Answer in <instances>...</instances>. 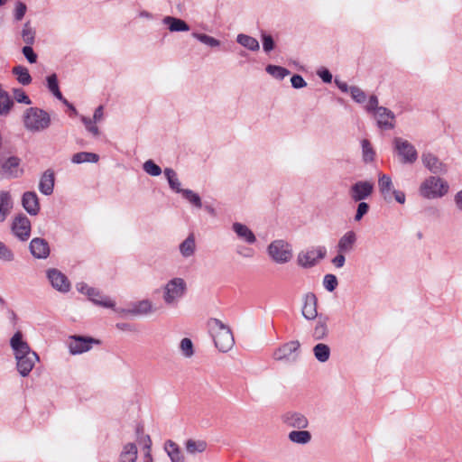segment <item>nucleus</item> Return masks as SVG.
<instances>
[{"label": "nucleus", "mask_w": 462, "mask_h": 462, "mask_svg": "<svg viewBox=\"0 0 462 462\" xmlns=\"http://www.w3.org/2000/svg\"><path fill=\"white\" fill-rule=\"evenodd\" d=\"M208 333L212 337L216 347L223 353L228 352L235 344L231 328L218 319H209L208 323Z\"/></svg>", "instance_id": "f257e3e1"}, {"label": "nucleus", "mask_w": 462, "mask_h": 462, "mask_svg": "<svg viewBox=\"0 0 462 462\" xmlns=\"http://www.w3.org/2000/svg\"><path fill=\"white\" fill-rule=\"evenodd\" d=\"M23 122L27 131L40 133L50 127L51 119L45 110L39 107H29L23 112Z\"/></svg>", "instance_id": "f03ea898"}, {"label": "nucleus", "mask_w": 462, "mask_h": 462, "mask_svg": "<svg viewBox=\"0 0 462 462\" xmlns=\"http://www.w3.org/2000/svg\"><path fill=\"white\" fill-rule=\"evenodd\" d=\"M188 285L180 277L169 280L162 287V299L167 306H177L186 295Z\"/></svg>", "instance_id": "7ed1b4c3"}, {"label": "nucleus", "mask_w": 462, "mask_h": 462, "mask_svg": "<svg viewBox=\"0 0 462 462\" xmlns=\"http://www.w3.org/2000/svg\"><path fill=\"white\" fill-rule=\"evenodd\" d=\"M448 183L437 176H430L420 186V195L428 199H439L448 192Z\"/></svg>", "instance_id": "20e7f679"}, {"label": "nucleus", "mask_w": 462, "mask_h": 462, "mask_svg": "<svg viewBox=\"0 0 462 462\" xmlns=\"http://www.w3.org/2000/svg\"><path fill=\"white\" fill-rule=\"evenodd\" d=\"M267 252L271 259L279 264L289 263L293 255L291 245L282 239L273 241L268 245Z\"/></svg>", "instance_id": "39448f33"}, {"label": "nucleus", "mask_w": 462, "mask_h": 462, "mask_svg": "<svg viewBox=\"0 0 462 462\" xmlns=\"http://www.w3.org/2000/svg\"><path fill=\"white\" fill-rule=\"evenodd\" d=\"M393 149L403 164H412L418 159L415 146L409 141L401 137H395L393 141Z\"/></svg>", "instance_id": "423d86ee"}, {"label": "nucleus", "mask_w": 462, "mask_h": 462, "mask_svg": "<svg viewBox=\"0 0 462 462\" xmlns=\"http://www.w3.org/2000/svg\"><path fill=\"white\" fill-rule=\"evenodd\" d=\"M300 344L298 340H292L287 342L278 348H276L273 353V358L275 361L285 362V363H292L295 362L299 356V349Z\"/></svg>", "instance_id": "0eeeda50"}, {"label": "nucleus", "mask_w": 462, "mask_h": 462, "mask_svg": "<svg viewBox=\"0 0 462 462\" xmlns=\"http://www.w3.org/2000/svg\"><path fill=\"white\" fill-rule=\"evenodd\" d=\"M21 160L18 157L11 156L0 163V180L16 179L23 174L20 167Z\"/></svg>", "instance_id": "6e6552de"}, {"label": "nucleus", "mask_w": 462, "mask_h": 462, "mask_svg": "<svg viewBox=\"0 0 462 462\" xmlns=\"http://www.w3.org/2000/svg\"><path fill=\"white\" fill-rule=\"evenodd\" d=\"M326 249L323 246H318L307 251L299 253L297 257L298 264L303 268H310L326 256Z\"/></svg>", "instance_id": "1a4fd4ad"}, {"label": "nucleus", "mask_w": 462, "mask_h": 462, "mask_svg": "<svg viewBox=\"0 0 462 462\" xmlns=\"http://www.w3.org/2000/svg\"><path fill=\"white\" fill-rule=\"evenodd\" d=\"M98 341L90 337L70 336L68 340L69 351L71 355H80L89 351L93 344Z\"/></svg>", "instance_id": "9d476101"}, {"label": "nucleus", "mask_w": 462, "mask_h": 462, "mask_svg": "<svg viewBox=\"0 0 462 462\" xmlns=\"http://www.w3.org/2000/svg\"><path fill=\"white\" fill-rule=\"evenodd\" d=\"M46 276L56 291L66 293L70 290V282L67 276L56 268H50L46 271Z\"/></svg>", "instance_id": "9b49d317"}, {"label": "nucleus", "mask_w": 462, "mask_h": 462, "mask_svg": "<svg viewBox=\"0 0 462 462\" xmlns=\"http://www.w3.org/2000/svg\"><path fill=\"white\" fill-rule=\"evenodd\" d=\"M12 232L21 241H26L31 235V222L29 218L23 214L16 216L12 223Z\"/></svg>", "instance_id": "f8f14e48"}, {"label": "nucleus", "mask_w": 462, "mask_h": 462, "mask_svg": "<svg viewBox=\"0 0 462 462\" xmlns=\"http://www.w3.org/2000/svg\"><path fill=\"white\" fill-rule=\"evenodd\" d=\"M10 346L14 351L15 360L36 354L32 351L26 341L23 339L21 331H17L10 339Z\"/></svg>", "instance_id": "ddd939ff"}, {"label": "nucleus", "mask_w": 462, "mask_h": 462, "mask_svg": "<svg viewBox=\"0 0 462 462\" xmlns=\"http://www.w3.org/2000/svg\"><path fill=\"white\" fill-rule=\"evenodd\" d=\"M421 162L424 167L433 174L441 175L448 171L447 165L430 152H422Z\"/></svg>", "instance_id": "4468645a"}, {"label": "nucleus", "mask_w": 462, "mask_h": 462, "mask_svg": "<svg viewBox=\"0 0 462 462\" xmlns=\"http://www.w3.org/2000/svg\"><path fill=\"white\" fill-rule=\"evenodd\" d=\"M282 420L287 427L297 430H305L309 427L308 418L304 414L297 411H288L284 413L282 417Z\"/></svg>", "instance_id": "2eb2a0df"}, {"label": "nucleus", "mask_w": 462, "mask_h": 462, "mask_svg": "<svg viewBox=\"0 0 462 462\" xmlns=\"http://www.w3.org/2000/svg\"><path fill=\"white\" fill-rule=\"evenodd\" d=\"M374 190V184L370 181H357L349 190V195L354 201H361L368 198Z\"/></svg>", "instance_id": "dca6fc26"}, {"label": "nucleus", "mask_w": 462, "mask_h": 462, "mask_svg": "<svg viewBox=\"0 0 462 462\" xmlns=\"http://www.w3.org/2000/svg\"><path fill=\"white\" fill-rule=\"evenodd\" d=\"M22 206L31 216H36L40 212V201L35 191H25L22 196Z\"/></svg>", "instance_id": "f3484780"}, {"label": "nucleus", "mask_w": 462, "mask_h": 462, "mask_svg": "<svg viewBox=\"0 0 462 462\" xmlns=\"http://www.w3.org/2000/svg\"><path fill=\"white\" fill-rule=\"evenodd\" d=\"M357 236L353 230L346 231L339 239L337 245V253L349 254L356 245Z\"/></svg>", "instance_id": "a211bd4d"}, {"label": "nucleus", "mask_w": 462, "mask_h": 462, "mask_svg": "<svg viewBox=\"0 0 462 462\" xmlns=\"http://www.w3.org/2000/svg\"><path fill=\"white\" fill-rule=\"evenodd\" d=\"M30 252L37 259H46L50 255L48 242L40 237L33 238L30 243Z\"/></svg>", "instance_id": "6ab92c4d"}, {"label": "nucleus", "mask_w": 462, "mask_h": 462, "mask_svg": "<svg viewBox=\"0 0 462 462\" xmlns=\"http://www.w3.org/2000/svg\"><path fill=\"white\" fill-rule=\"evenodd\" d=\"M377 120V125L383 129H393L394 127V114L384 106L377 108V112L374 113Z\"/></svg>", "instance_id": "aec40b11"}, {"label": "nucleus", "mask_w": 462, "mask_h": 462, "mask_svg": "<svg viewBox=\"0 0 462 462\" xmlns=\"http://www.w3.org/2000/svg\"><path fill=\"white\" fill-rule=\"evenodd\" d=\"M232 230L236 235L237 238L248 245H253L256 242V236L254 232L245 224L235 222L232 225Z\"/></svg>", "instance_id": "412c9836"}, {"label": "nucleus", "mask_w": 462, "mask_h": 462, "mask_svg": "<svg viewBox=\"0 0 462 462\" xmlns=\"http://www.w3.org/2000/svg\"><path fill=\"white\" fill-rule=\"evenodd\" d=\"M301 313L308 320H313L318 317L317 298L315 294L308 293L305 295Z\"/></svg>", "instance_id": "4be33fe9"}, {"label": "nucleus", "mask_w": 462, "mask_h": 462, "mask_svg": "<svg viewBox=\"0 0 462 462\" xmlns=\"http://www.w3.org/2000/svg\"><path fill=\"white\" fill-rule=\"evenodd\" d=\"M55 184L54 172L51 170L45 171L39 181V190L45 196H50L53 193Z\"/></svg>", "instance_id": "5701e85b"}, {"label": "nucleus", "mask_w": 462, "mask_h": 462, "mask_svg": "<svg viewBox=\"0 0 462 462\" xmlns=\"http://www.w3.org/2000/svg\"><path fill=\"white\" fill-rule=\"evenodd\" d=\"M152 311V302L150 300H143L137 302H134L129 309L122 310V312L133 316L147 315Z\"/></svg>", "instance_id": "b1692460"}, {"label": "nucleus", "mask_w": 462, "mask_h": 462, "mask_svg": "<svg viewBox=\"0 0 462 462\" xmlns=\"http://www.w3.org/2000/svg\"><path fill=\"white\" fill-rule=\"evenodd\" d=\"M38 361H39V356L37 354L27 356H24L22 358L20 357L19 359L16 360V367H17L19 374L23 377L27 376L32 370L36 362H38Z\"/></svg>", "instance_id": "393cba45"}, {"label": "nucleus", "mask_w": 462, "mask_h": 462, "mask_svg": "<svg viewBox=\"0 0 462 462\" xmlns=\"http://www.w3.org/2000/svg\"><path fill=\"white\" fill-rule=\"evenodd\" d=\"M14 208L12 195L7 190H0V223L5 221Z\"/></svg>", "instance_id": "a878e982"}, {"label": "nucleus", "mask_w": 462, "mask_h": 462, "mask_svg": "<svg viewBox=\"0 0 462 462\" xmlns=\"http://www.w3.org/2000/svg\"><path fill=\"white\" fill-rule=\"evenodd\" d=\"M196 239L194 234H189L179 245L180 255L185 258L192 257L196 253Z\"/></svg>", "instance_id": "bb28decb"}, {"label": "nucleus", "mask_w": 462, "mask_h": 462, "mask_svg": "<svg viewBox=\"0 0 462 462\" xmlns=\"http://www.w3.org/2000/svg\"><path fill=\"white\" fill-rule=\"evenodd\" d=\"M378 188L385 200L392 199V192L394 190L392 178L386 174H379Z\"/></svg>", "instance_id": "cd10ccee"}, {"label": "nucleus", "mask_w": 462, "mask_h": 462, "mask_svg": "<svg viewBox=\"0 0 462 462\" xmlns=\"http://www.w3.org/2000/svg\"><path fill=\"white\" fill-rule=\"evenodd\" d=\"M162 23L168 25V29L171 32H188L189 30V26L185 21L173 16H165Z\"/></svg>", "instance_id": "c85d7f7f"}, {"label": "nucleus", "mask_w": 462, "mask_h": 462, "mask_svg": "<svg viewBox=\"0 0 462 462\" xmlns=\"http://www.w3.org/2000/svg\"><path fill=\"white\" fill-rule=\"evenodd\" d=\"M164 449L171 462H185L184 456L180 447L174 441L167 440L164 445Z\"/></svg>", "instance_id": "c756f323"}, {"label": "nucleus", "mask_w": 462, "mask_h": 462, "mask_svg": "<svg viewBox=\"0 0 462 462\" xmlns=\"http://www.w3.org/2000/svg\"><path fill=\"white\" fill-rule=\"evenodd\" d=\"M291 442L306 445L310 442L312 436L310 431L304 430H292L288 434Z\"/></svg>", "instance_id": "7c9ffc66"}, {"label": "nucleus", "mask_w": 462, "mask_h": 462, "mask_svg": "<svg viewBox=\"0 0 462 462\" xmlns=\"http://www.w3.org/2000/svg\"><path fill=\"white\" fill-rule=\"evenodd\" d=\"M99 161V155L90 152H79L72 155L71 162L81 164L85 162L97 163Z\"/></svg>", "instance_id": "2f4dec72"}, {"label": "nucleus", "mask_w": 462, "mask_h": 462, "mask_svg": "<svg viewBox=\"0 0 462 462\" xmlns=\"http://www.w3.org/2000/svg\"><path fill=\"white\" fill-rule=\"evenodd\" d=\"M328 321L327 316H319L317 324L313 330V337L317 340L323 339L328 335Z\"/></svg>", "instance_id": "473e14b6"}, {"label": "nucleus", "mask_w": 462, "mask_h": 462, "mask_svg": "<svg viewBox=\"0 0 462 462\" xmlns=\"http://www.w3.org/2000/svg\"><path fill=\"white\" fill-rule=\"evenodd\" d=\"M236 42L243 47L252 51H257L260 49V44L258 41L255 38L247 34L239 33L236 36Z\"/></svg>", "instance_id": "72a5a7b5"}, {"label": "nucleus", "mask_w": 462, "mask_h": 462, "mask_svg": "<svg viewBox=\"0 0 462 462\" xmlns=\"http://www.w3.org/2000/svg\"><path fill=\"white\" fill-rule=\"evenodd\" d=\"M137 458V448L134 443H127L124 446L120 454V462H135Z\"/></svg>", "instance_id": "f704fd0d"}, {"label": "nucleus", "mask_w": 462, "mask_h": 462, "mask_svg": "<svg viewBox=\"0 0 462 462\" xmlns=\"http://www.w3.org/2000/svg\"><path fill=\"white\" fill-rule=\"evenodd\" d=\"M12 72L16 76L17 81L23 86H27L32 82V77L29 70L24 66H15L13 68Z\"/></svg>", "instance_id": "c9c22d12"}, {"label": "nucleus", "mask_w": 462, "mask_h": 462, "mask_svg": "<svg viewBox=\"0 0 462 462\" xmlns=\"http://www.w3.org/2000/svg\"><path fill=\"white\" fill-rule=\"evenodd\" d=\"M185 448L186 451L190 455L202 453L207 448V443L204 440H196L193 439H189L185 442Z\"/></svg>", "instance_id": "e433bc0d"}, {"label": "nucleus", "mask_w": 462, "mask_h": 462, "mask_svg": "<svg viewBox=\"0 0 462 462\" xmlns=\"http://www.w3.org/2000/svg\"><path fill=\"white\" fill-rule=\"evenodd\" d=\"M47 87L56 98L61 100L64 104L69 105L68 101L65 98H63V96L60 91L56 74H51L47 77Z\"/></svg>", "instance_id": "4c0bfd02"}, {"label": "nucleus", "mask_w": 462, "mask_h": 462, "mask_svg": "<svg viewBox=\"0 0 462 462\" xmlns=\"http://www.w3.org/2000/svg\"><path fill=\"white\" fill-rule=\"evenodd\" d=\"M164 175L168 180L170 188L177 193H180L184 189L180 188V181L174 170L166 168L164 170Z\"/></svg>", "instance_id": "58836bf2"}, {"label": "nucleus", "mask_w": 462, "mask_h": 462, "mask_svg": "<svg viewBox=\"0 0 462 462\" xmlns=\"http://www.w3.org/2000/svg\"><path fill=\"white\" fill-rule=\"evenodd\" d=\"M36 32L32 26L31 22L28 21L23 25L21 31V37L26 45H32L35 42Z\"/></svg>", "instance_id": "ea45409f"}, {"label": "nucleus", "mask_w": 462, "mask_h": 462, "mask_svg": "<svg viewBox=\"0 0 462 462\" xmlns=\"http://www.w3.org/2000/svg\"><path fill=\"white\" fill-rule=\"evenodd\" d=\"M313 353L319 362L325 363L329 359L330 348L326 344L319 343L313 347Z\"/></svg>", "instance_id": "a19ab883"}, {"label": "nucleus", "mask_w": 462, "mask_h": 462, "mask_svg": "<svg viewBox=\"0 0 462 462\" xmlns=\"http://www.w3.org/2000/svg\"><path fill=\"white\" fill-rule=\"evenodd\" d=\"M362 156L365 162H372L375 158V152L367 139L361 141Z\"/></svg>", "instance_id": "79ce46f5"}, {"label": "nucleus", "mask_w": 462, "mask_h": 462, "mask_svg": "<svg viewBox=\"0 0 462 462\" xmlns=\"http://www.w3.org/2000/svg\"><path fill=\"white\" fill-rule=\"evenodd\" d=\"M265 69L268 74L277 79H283L290 74V70L277 65H268Z\"/></svg>", "instance_id": "37998d69"}, {"label": "nucleus", "mask_w": 462, "mask_h": 462, "mask_svg": "<svg viewBox=\"0 0 462 462\" xmlns=\"http://www.w3.org/2000/svg\"><path fill=\"white\" fill-rule=\"evenodd\" d=\"M180 194L186 200H188L194 207L198 208H200L202 207V202L199 195L195 193L193 190L184 189L183 190H181Z\"/></svg>", "instance_id": "c03bdc74"}, {"label": "nucleus", "mask_w": 462, "mask_h": 462, "mask_svg": "<svg viewBox=\"0 0 462 462\" xmlns=\"http://www.w3.org/2000/svg\"><path fill=\"white\" fill-rule=\"evenodd\" d=\"M192 37H194L200 42H202L209 47H212V48L220 46L219 40H217L212 36H209L208 34H205V33L193 32Z\"/></svg>", "instance_id": "a18cd8bd"}, {"label": "nucleus", "mask_w": 462, "mask_h": 462, "mask_svg": "<svg viewBox=\"0 0 462 462\" xmlns=\"http://www.w3.org/2000/svg\"><path fill=\"white\" fill-rule=\"evenodd\" d=\"M15 255L11 248H9L5 243L0 241V261L4 263H11L14 261Z\"/></svg>", "instance_id": "49530a36"}, {"label": "nucleus", "mask_w": 462, "mask_h": 462, "mask_svg": "<svg viewBox=\"0 0 462 462\" xmlns=\"http://www.w3.org/2000/svg\"><path fill=\"white\" fill-rule=\"evenodd\" d=\"M180 349L181 355L187 358L191 357L194 355V346L192 341L188 338H182L180 343Z\"/></svg>", "instance_id": "de8ad7c7"}, {"label": "nucleus", "mask_w": 462, "mask_h": 462, "mask_svg": "<svg viewBox=\"0 0 462 462\" xmlns=\"http://www.w3.org/2000/svg\"><path fill=\"white\" fill-rule=\"evenodd\" d=\"M13 105V101L10 99L7 92L0 88V114H7Z\"/></svg>", "instance_id": "09e8293b"}, {"label": "nucleus", "mask_w": 462, "mask_h": 462, "mask_svg": "<svg viewBox=\"0 0 462 462\" xmlns=\"http://www.w3.org/2000/svg\"><path fill=\"white\" fill-rule=\"evenodd\" d=\"M88 299L95 303L96 305L104 307V308H114L115 307V301L112 300L110 298L103 295L100 293V296H95V297H88Z\"/></svg>", "instance_id": "8fccbe9b"}, {"label": "nucleus", "mask_w": 462, "mask_h": 462, "mask_svg": "<svg viewBox=\"0 0 462 462\" xmlns=\"http://www.w3.org/2000/svg\"><path fill=\"white\" fill-rule=\"evenodd\" d=\"M143 171L151 176H159L162 173V169L152 160L146 161L143 165Z\"/></svg>", "instance_id": "3c124183"}, {"label": "nucleus", "mask_w": 462, "mask_h": 462, "mask_svg": "<svg viewBox=\"0 0 462 462\" xmlns=\"http://www.w3.org/2000/svg\"><path fill=\"white\" fill-rule=\"evenodd\" d=\"M76 288L80 293L86 294L88 297L100 296V291L98 290L89 287L85 282L77 283Z\"/></svg>", "instance_id": "603ef678"}, {"label": "nucleus", "mask_w": 462, "mask_h": 462, "mask_svg": "<svg viewBox=\"0 0 462 462\" xmlns=\"http://www.w3.org/2000/svg\"><path fill=\"white\" fill-rule=\"evenodd\" d=\"M81 122L84 124L86 129L94 136L99 135V129L96 125L97 122H94L93 118H89L84 116L80 117Z\"/></svg>", "instance_id": "864d4df0"}, {"label": "nucleus", "mask_w": 462, "mask_h": 462, "mask_svg": "<svg viewBox=\"0 0 462 462\" xmlns=\"http://www.w3.org/2000/svg\"><path fill=\"white\" fill-rule=\"evenodd\" d=\"M349 93L351 95V97L356 103H364L366 99L365 93L358 87L351 86L349 88Z\"/></svg>", "instance_id": "5fc2aeb1"}, {"label": "nucleus", "mask_w": 462, "mask_h": 462, "mask_svg": "<svg viewBox=\"0 0 462 462\" xmlns=\"http://www.w3.org/2000/svg\"><path fill=\"white\" fill-rule=\"evenodd\" d=\"M26 11H27V6L24 3L20 2V1L16 2L14 10V20L16 22L21 21L24 17Z\"/></svg>", "instance_id": "6e6d98bb"}, {"label": "nucleus", "mask_w": 462, "mask_h": 462, "mask_svg": "<svg viewBox=\"0 0 462 462\" xmlns=\"http://www.w3.org/2000/svg\"><path fill=\"white\" fill-rule=\"evenodd\" d=\"M338 284L337 279L334 274H326L323 279V285L328 291H333Z\"/></svg>", "instance_id": "4d7b16f0"}, {"label": "nucleus", "mask_w": 462, "mask_h": 462, "mask_svg": "<svg viewBox=\"0 0 462 462\" xmlns=\"http://www.w3.org/2000/svg\"><path fill=\"white\" fill-rule=\"evenodd\" d=\"M14 98L18 102V103H23V104H26V105H30L32 103L31 99L29 98V97L26 95V93L21 89V88H15L14 89Z\"/></svg>", "instance_id": "13d9d810"}, {"label": "nucleus", "mask_w": 462, "mask_h": 462, "mask_svg": "<svg viewBox=\"0 0 462 462\" xmlns=\"http://www.w3.org/2000/svg\"><path fill=\"white\" fill-rule=\"evenodd\" d=\"M263 49L265 52H270L274 49V42L270 34H262Z\"/></svg>", "instance_id": "bf43d9fd"}, {"label": "nucleus", "mask_w": 462, "mask_h": 462, "mask_svg": "<svg viewBox=\"0 0 462 462\" xmlns=\"http://www.w3.org/2000/svg\"><path fill=\"white\" fill-rule=\"evenodd\" d=\"M22 52L30 63H35L37 61V54L33 51L32 45H25Z\"/></svg>", "instance_id": "052dcab7"}, {"label": "nucleus", "mask_w": 462, "mask_h": 462, "mask_svg": "<svg viewBox=\"0 0 462 462\" xmlns=\"http://www.w3.org/2000/svg\"><path fill=\"white\" fill-rule=\"evenodd\" d=\"M368 210L369 205L366 202H360L357 206L355 220L360 221L362 217L368 212Z\"/></svg>", "instance_id": "680f3d73"}, {"label": "nucleus", "mask_w": 462, "mask_h": 462, "mask_svg": "<svg viewBox=\"0 0 462 462\" xmlns=\"http://www.w3.org/2000/svg\"><path fill=\"white\" fill-rule=\"evenodd\" d=\"M291 85L294 88H304L307 83L300 75H293L291 79Z\"/></svg>", "instance_id": "e2e57ef3"}, {"label": "nucleus", "mask_w": 462, "mask_h": 462, "mask_svg": "<svg viewBox=\"0 0 462 462\" xmlns=\"http://www.w3.org/2000/svg\"><path fill=\"white\" fill-rule=\"evenodd\" d=\"M379 107L380 106H378V98L375 96H371L365 106L366 110L368 112L374 111V113H376L377 108Z\"/></svg>", "instance_id": "0e129e2a"}, {"label": "nucleus", "mask_w": 462, "mask_h": 462, "mask_svg": "<svg viewBox=\"0 0 462 462\" xmlns=\"http://www.w3.org/2000/svg\"><path fill=\"white\" fill-rule=\"evenodd\" d=\"M343 253H337V254L331 260L333 265L337 268H341L344 266L346 258Z\"/></svg>", "instance_id": "69168bd1"}, {"label": "nucleus", "mask_w": 462, "mask_h": 462, "mask_svg": "<svg viewBox=\"0 0 462 462\" xmlns=\"http://www.w3.org/2000/svg\"><path fill=\"white\" fill-rule=\"evenodd\" d=\"M318 75L325 83H330L332 80V74L327 69H319Z\"/></svg>", "instance_id": "338daca9"}, {"label": "nucleus", "mask_w": 462, "mask_h": 462, "mask_svg": "<svg viewBox=\"0 0 462 462\" xmlns=\"http://www.w3.org/2000/svg\"><path fill=\"white\" fill-rule=\"evenodd\" d=\"M104 118V106H98L94 112L93 120L94 122H101Z\"/></svg>", "instance_id": "774afa93"}]
</instances>
